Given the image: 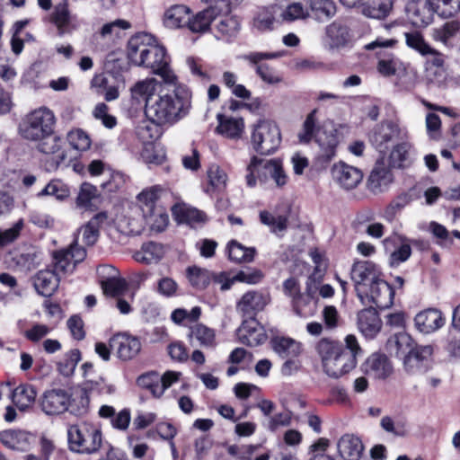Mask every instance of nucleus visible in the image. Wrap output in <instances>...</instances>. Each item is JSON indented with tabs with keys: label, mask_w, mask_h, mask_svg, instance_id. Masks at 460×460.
I'll return each instance as SVG.
<instances>
[{
	"label": "nucleus",
	"mask_w": 460,
	"mask_h": 460,
	"mask_svg": "<svg viewBox=\"0 0 460 460\" xmlns=\"http://www.w3.org/2000/svg\"><path fill=\"white\" fill-rule=\"evenodd\" d=\"M260 219L263 225L270 227L273 233L283 232L288 227V216L286 215H273L268 211H261L260 213Z\"/></svg>",
	"instance_id": "nucleus-50"
},
{
	"label": "nucleus",
	"mask_w": 460,
	"mask_h": 460,
	"mask_svg": "<svg viewBox=\"0 0 460 460\" xmlns=\"http://www.w3.org/2000/svg\"><path fill=\"white\" fill-rule=\"evenodd\" d=\"M414 341L404 332L394 334L386 343L387 350L391 355L402 359L415 346Z\"/></svg>",
	"instance_id": "nucleus-35"
},
{
	"label": "nucleus",
	"mask_w": 460,
	"mask_h": 460,
	"mask_svg": "<svg viewBox=\"0 0 460 460\" xmlns=\"http://www.w3.org/2000/svg\"><path fill=\"white\" fill-rule=\"evenodd\" d=\"M219 16V12L217 6H209L205 10L197 13L195 15H191L190 13V22H188L187 27L190 31L196 33H202L207 31L211 22Z\"/></svg>",
	"instance_id": "nucleus-27"
},
{
	"label": "nucleus",
	"mask_w": 460,
	"mask_h": 460,
	"mask_svg": "<svg viewBox=\"0 0 460 460\" xmlns=\"http://www.w3.org/2000/svg\"><path fill=\"white\" fill-rule=\"evenodd\" d=\"M102 288L106 296L116 297L127 291L128 283L124 279L111 277L102 281Z\"/></svg>",
	"instance_id": "nucleus-51"
},
{
	"label": "nucleus",
	"mask_w": 460,
	"mask_h": 460,
	"mask_svg": "<svg viewBox=\"0 0 460 460\" xmlns=\"http://www.w3.org/2000/svg\"><path fill=\"white\" fill-rule=\"evenodd\" d=\"M407 47L417 51L422 56H428L431 52V47L426 42L422 34L418 31L404 32Z\"/></svg>",
	"instance_id": "nucleus-46"
},
{
	"label": "nucleus",
	"mask_w": 460,
	"mask_h": 460,
	"mask_svg": "<svg viewBox=\"0 0 460 460\" xmlns=\"http://www.w3.org/2000/svg\"><path fill=\"white\" fill-rule=\"evenodd\" d=\"M227 253L230 261L242 263L252 262L254 260L256 250L253 247H245L235 240L227 244Z\"/></svg>",
	"instance_id": "nucleus-40"
},
{
	"label": "nucleus",
	"mask_w": 460,
	"mask_h": 460,
	"mask_svg": "<svg viewBox=\"0 0 460 460\" xmlns=\"http://www.w3.org/2000/svg\"><path fill=\"white\" fill-rule=\"evenodd\" d=\"M386 248L389 244L397 245L398 247L391 252L389 261L392 267H396L402 262L406 261L411 254V248L408 240L401 235H394L385 240Z\"/></svg>",
	"instance_id": "nucleus-32"
},
{
	"label": "nucleus",
	"mask_w": 460,
	"mask_h": 460,
	"mask_svg": "<svg viewBox=\"0 0 460 460\" xmlns=\"http://www.w3.org/2000/svg\"><path fill=\"white\" fill-rule=\"evenodd\" d=\"M37 259L38 254L32 251L14 252L11 257V264L16 270L26 273L38 266Z\"/></svg>",
	"instance_id": "nucleus-42"
},
{
	"label": "nucleus",
	"mask_w": 460,
	"mask_h": 460,
	"mask_svg": "<svg viewBox=\"0 0 460 460\" xmlns=\"http://www.w3.org/2000/svg\"><path fill=\"white\" fill-rule=\"evenodd\" d=\"M270 297L258 291L245 293L237 303V309L244 314H257L269 304Z\"/></svg>",
	"instance_id": "nucleus-23"
},
{
	"label": "nucleus",
	"mask_w": 460,
	"mask_h": 460,
	"mask_svg": "<svg viewBox=\"0 0 460 460\" xmlns=\"http://www.w3.org/2000/svg\"><path fill=\"white\" fill-rule=\"evenodd\" d=\"M376 69L383 76L389 77L396 74L397 59L391 52H378Z\"/></svg>",
	"instance_id": "nucleus-47"
},
{
	"label": "nucleus",
	"mask_w": 460,
	"mask_h": 460,
	"mask_svg": "<svg viewBox=\"0 0 460 460\" xmlns=\"http://www.w3.org/2000/svg\"><path fill=\"white\" fill-rule=\"evenodd\" d=\"M283 288L285 293L293 298L295 307L297 309V314H303L300 308L303 306L305 295H302L300 292L297 280L294 278L286 279L283 283Z\"/></svg>",
	"instance_id": "nucleus-60"
},
{
	"label": "nucleus",
	"mask_w": 460,
	"mask_h": 460,
	"mask_svg": "<svg viewBox=\"0 0 460 460\" xmlns=\"http://www.w3.org/2000/svg\"><path fill=\"white\" fill-rule=\"evenodd\" d=\"M438 14L451 17L460 11V0H430Z\"/></svg>",
	"instance_id": "nucleus-64"
},
{
	"label": "nucleus",
	"mask_w": 460,
	"mask_h": 460,
	"mask_svg": "<svg viewBox=\"0 0 460 460\" xmlns=\"http://www.w3.org/2000/svg\"><path fill=\"white\" fill-rule=\"evenodd\" d=\"M326 42L330 49H341L350 40L349 27L341 22L335 21L325 29Z\"/></svg>",
	"instance_id": "nucleus-25"
},
{
	"label": "nucleus",
	"mask_w": 460,
	"mask_h": 460,
	"mask_svg": "<svg viewBox=\"0 0 460 460\" xmlns=\"http://www.w3.org/2000/svg\"><path fill=\"white\" fill-rule=\"evenodd\" d=\"M380 425L386 432L397 437H404L408 434L407 422L401 418L394 420L389 416H385L381 419Z\"/></svg>",
	"instance_id": "nucleus-53"
},
{
	"label": "nucleus",
	"mask_w": 460,
	"mask_h": 460,
	"mask_svg": "<svg viewBox=\"0 0 460 460\" xmlns=\"http://www.w3.org/2000/svg\"><path fill=\"white\" fill-rule=\"evenodd\" d=\"M160 191V188L153 187L143 190L138 195V200L143 203L142 210L145 216L152 217L154 215L155 204L159 198Z\"/></svg>",
	"instance_id": "nucleus-55"
},
{
	"label": "nucleus",
	"mask_w": 460,
	"mask_h": 460,
	"mask_svg": "<svg viewBox=\"0 0 460 460\" xmlns=\"http://www.w3.org/2000/svg\"><path fill=\"white\" fill-rule=\"evenodd\" d=\"M241 30V23L236 16L223 15L215 25V36L226 42L233 41Z\"/></svg>",
	"instance_id": "nucleus-24"
},
{
	"label": "nucleus",
	"mask_w": 460,
	"mask_h": 460,
	"mask_svg": "<svg viewBox=\"0 0 460 460\" xmlns=\"http://www.w3.org/2000/svg\"><path fill=\"white\" fill-rule=\"evenodd\" d=\"M255 173L258 174L261 181H263L262 176L264 179L270 176L278 187L286 185L288 181V176L282 168L281 163L276 159L266 161L253 156L247 166L245 176L249 187H254L256 184Z\"/></svg>",
	"instance_id": "nucleus-7"
},
{
	"label": "nucleus",
	"mask_w": 460,
	"mask_h": 460,
	"mask_svg": "<svg viewBox=\"0 0 460 460\" xmlns=\"http://www.w3.org/2000/svg\"><path fill=\"white\" fill-rule=\"evenodd\" d=\"M345 344L344 347L338 341L323 338L315 345L323 371L332 378H340L354 369L357 366V358L362 353L354 335H347Z\"/></svg>",
	"instance_id": "nucleus-2"
},
{
	"label": "nucleus",
	"mask_w": 460,
	"mask_h": 460,
	"mask_svg": "<svg viewBox=\"0 0 460 460\" xmlns=\"http://www.w3.org/2000/svg\"><path fill=\"white\" fill-rule=\"evenodd\" d=\"M161 87L155 79H146L137 82L131 89L132 97L145 102V111H147V101L157 96V87Z\"/></svg>",
	"instance_id": "nucleus-37"
},
{
	"label": "nucleus",
	"mask_w": 460,
	"mask_h": 460,
	"mask_svg": "<svg viewBox=\"0 0 460 460\" xmlns=\"http://www.w3.org/2000/svg\"><path fill=\"white\" fill-rule=\"evenodd\" d=\"M35 143H37L36 149L40 153L54 155L49 164L51 170H57L66 160L67 154L64 148L65 141L59 136L44 137Z\"/></svg>",
	"instance_id": "nucleus-12"
},
{
	"label": "nucleus",
	"mask_w": 460,
	"mask_h": 460,
	"mask_svg": "<svg viewBox=\"0 0 460 460\" xmlns=\"http://www.w3.org/2000/svg\"><path fill=\"white\" fill-rule=\"evenodd\" d=\"M323 278V275L313 273L307 278L305 292L302 293V295H305L303 306L308 305L311 302H313L314 305H315L317 302L316 300H314L315 296L317 292H319Z\"/></svg>",
	"instance_id": "nucleus-57"
},
{
	"label": "nucleus",
	"mask_w": 460,
	"mask_h": 460,
	"mask_svg": "<svg viewBox=\"0 0 460 460\" xmlns=\"http://www.w3.org/2000/svg\"><path fill=\"white\" fill-rule=\"evenodd\" d=\"M31 436L22 430L9 429L0 432V441L9 448L25 451L30 447Z\"/></svg>",
	"instance_id": "nucleus-34"
},
{
	"label": "nucleus",
	"mask_w": 460,
	"mask_h": 460,
	"mask_svg": "<svg viewBox=\"0 0 460 460\" xmlns=\"http://www.w3.org/2000/svg\"><path fill=\"white\" fill-rule=\"evenodd\" d=\"M164 251L162 244L148 242L144 243L141 250L135 254V259L138 262L145 264L157 263L164 256Z\"/></svg>",
	"instance_id": "nucleus-38"
},
{
	"label": "nucleus",
	"mask_w": 460,
	"mask_h": 460,
	"mask_svg": "<svg viewBox=\"0 0 460 460\" xmlns=\"http://www.w3.org/2000/svg\"><path fill=\"white\" fill-rule=\"evenodd\" d=\"M263 278L260 270H249L239 271L233 279H228L226 273L221 272L215 276V281L221 284V290L225 291L231 288L234 281L245 282L248 284H257Z\"/></svg>",
	"instance_id": "nucleus-28"
},
{
	"label": "nucleus",
	"mask_w": 460,
	"mask_h": 460,
	"mask_svg": "<svg viewBox=\"0 0 460 460\" xmlns=\"http://www.w3.org/2000/svg\"><path fill=\"white\" fill-rule=\"evenodd\" d=\"M394 5V0H365L360 5V13L371 19L383 20L391 13Z\"/></svg>",
	"instance_id": "nucleus-31"
},
{
	"label": "nucleus",
	"mask_w": 460,
	"mask_h": 460,
	"mask_svg": "<svg viewBox=\"0 0 460 460\" xmlns=\"http://www.w3.org/2000/svg\"><path fill=\"white\" fill-rule=\"evenodd\" d=\"M406 12L411 22L419 27L431 23L437 13L430 0H411L406 5Z\"/></svg>",
	"instance_id": "nucleus-17"
},
{
	"label": "nucleus",
	"mask_w": 460,
	"mask_h": 460,
	"mask_svg": "<svg viewBox=\"0 0 460 460\" xmlns=\"http://www.w3.org/2000/svg\"><path fill=\"white\" fill-rule=\"evenodd\" d=\"M432 354V346L415 344L410 353L402 358L404 370L411 375L424 373L429 367Z\"/></svg>",
	"instance_id": "nucleus-11"
},
{
	"label": "nucleus",
	"mask_w": 460,
	"mask_h": 460,
	"mask_svg": "<svg viewBox=\"0 0 460 460\" xmlns=\"http://www.w3.org/2000/svg\"><path fill=\"white\" fill-rule=\"evenodd\" d=\"M192 324L190 326L189 338H196L203 346H213L215 342V332L212 329L196 323L197 318H190Z\"/></svg>",
	"instance_id": "nucleus-44"
},
{
	"label": "nucleus",
	"mask_w": 460,
	"mask_h": 460,
	"mask_svg": "<svg viewBox=\"0 0 460 460\" xmlns=\"http://www.w3.org/2000/svg\"><path fill=\"white\" fill-rule=\"evenodd\" d=\"M411 145L402 141L394 146L389 156V166L393 168H404L410 164L409 151Z\"/></svg>",
	"instance_id": "nucleus-43"
},
{
	"label": "nucleus",
	"mask_w": 460,
	"mask_h": 460,
	"mask_svg": "<svg viewBox=\"0 0 460 460\" xmlns=\"http://www.w3.org/2000/svg\"><path fill=\"white\" fill-rule=\"evenodd\" d=\"M68 449L79 455L97 453L102 445V434L100 429L88 422L70 425L67 428Z\"/></svg>",
	"instance_id": "nucleus-5"
},
{
	"label": "nucleus",
	"mask_w": 460,
	"mask_h": 460,
	"mask_svg": "<svg viewBox=\"0 0 460 460\" xmlns=\"http://www.w3.org/2000/svg\"><path fill=\"white\" fill-rule=\"evenodd\" d=\"M239 341L247 346L261 345L267 340L265 327L257 318H245L237 330Z\"/></svg>",
	"instance_id": "nucleus-14"
},
{
	"label": "nucleus",
	"mask_w": 460,
	"mask_h": 460,
	"mask_svg": "<svg viewBox=\"0 0 460 460\" xmlns=\"http://www.w3.org/2000/svg\"><path fill=\"white\" fill-rule=\"evenodd\" d=\"M191 108V93L183 85L161 89L147 101L146 116L157 125L174 124L186 117Z\"/></svg>",
	"instance_id": "nucleus-3"
},
{
	"label": "nucleus",
	"mask_w": 460,
	"mask_h": 460,
	"mask_svg": "<svg viewBox=\"0 0 460 460\" xmlns=\"http://www.w3.org/2000/svg\"><path fill=\"white\" fill-rule=\"evenodd\" d=\"M187 277L190 285L198 289L205 288L210 282L209 271L197 266L187 269Z\"/></svg>",
	"instance_id": "nucleus-52"
},
{
	"label": "nucleus",
	"mask_w": 460,
	"mask_h": 460,
	"mask_svg": "<svg viewBox=\"0 0 460 460\" xmlns=\"http://www.w3.org/2000/svg\"><path fill=\"white\" fill-rule=\"evenodd\" d=\"M70 146L77 151H85L91 146L89 136L82 129L71 130L66 137Z\"/></svg>",
	"instance_id": "nucleus-62"
},
{
	"label": "nucleus",
	"mask_w": 460,
	"mask_h": 460,
	"mask_svg": "<svg viewBox=\"0 0 460 460\" xmlns=\"http://www.w3.org/2000/svg\"><path fill=\"white\" fill-rule=\"evenodd\" d=\"M56 117L51 110L40 107L22 118L18 133L29 142H36L54 133Z\"/></svg>",
	"instance_id": "nucleus-4"
},
{
	"label": "nucleus",
	"mask_w": 460,
	"mask_h": 460,
	"mask_svg": "<svg viewBox=\"0 0 460 460\" xmlns=\"http://www.w3.org/2000/svg\"><path fill=\"white\" fill-rule=\"evenodd\" d=\"M161 377L157 372L152 371L141 375L137 384L138 386L147 389L155 397L162 396V389H160Z\"/></svg>",
	"instance_id": "nucleus-49"
},
{
	"label": "nucleus",
	"mask_w": 460,
	"mask_h": 460,
	"mask_svg": "<svg viewBox=\"0 0 460 460\" xmlns=\"http://www.w3.org/2000/svg\"><path fill=\"white\" fill-rule=\"evenodd\" d=\"M378 278L376 265L371 261H358L353 264L351 269V279L355 283V288L358 292H367L363 290Z\"/></svg>",
	"instance_id": "nucleus-19"
},
{
	"label": "nucleus",
	"mask_w": 460,
	"mask_h": 460,
	"mask_svg": "<svg viewBox=\"0 0 460 460\" xmlns=\"http://www.w3.org/2000/svg\"><path fill=\"white\" fill-rule=\"evenodd\" d=\"M278 13L279 7L276 4L258 7L252 19L253 28L260 32L273 31L279 23Z\"/></svg>",
	"instance_id": "nucleus-20"
},
{
	"label": "nucleus",
	"mask_w": 460,
	"mask_h": 460,
	"mask_svg": "<svg viewBox=\"0 0 460 460\" xmlns=\"http://www.w3.org/2000/svg\"><path fill=\"white\" fill-rule=\"evenodd\" d=\"M273 350L282 358H298L302 353L301 342L284 336H275L270 341Z\"/></svg>",
	"instance_id": "nucleus-29"
},
{
	"label": "nucleus",
	"mask_w": 460,
	"mask_h": 460,
	"mask_svg": "<svg viewBox=\"0 0 460 460\" xmlns=\"http://www.w3.org/2000/svg\"><path fill=\"white\" fill-rule=\"evenodd\" d=\"M89 402L87 392L81 389L75 394L74 398H70L69 411L78 416L84 415L88 411Z\"/></svg>",
	"instance_id": "nucleus-58"
},
{
	"label": "nucleus",
	"mask_w": 460,
	"mask_h": 460,
	"mask_svg": "<svg viewBox=\"0 0 460 460\" xmlns=\"http://www.w3.org/2000/svg\"><path fill=\"white\" fill-rule=\"evenodd\" d=\"M311 10L317 19H329L336 13V6L332 0H312Z\"/></svg>",
	"instance_id": "nucleus-56"
},
{
	"label": "nucleus",
	"mask_w": 460,
	"mask_h": 460,
	"mask_svg": "<svg viewBox=\"0 0 460 460\" xmlns=\"http://www.w3.org/2000/svg\"><path fill=\"white\" fill-rule=\"evenodd\" d=\"M106 218L107 216L105 213H98L81 228L83 242L86 245L92 246L97 242L101 224L103 223Z\"/></svg>",
	"instance_id": "nucleus-41"
},
{
	"label": "nucleus",
	"mask_w": 460,
	"mask_h": 460,
	"mask_svg": "<svg viewBox=\"0 0 460 460\" xmlns=\"http://www.w3.org/2000/svg\"><path fill=\"white\" fill-rule=\"evenodd\" d=\"M333 181L346 190L355 189L362 181L363 173L357 167L343 162L335 164L332 168Z\"/></svg>",
	"instance_id": "nucleus-15"
},
{
	"label": "nucleus",
	"mask_w": 460,
	"mask_h": 460,
	"mask_svg": "<svg viewBox=\"0 0 460 460\" xmlns=\"http://www.w3.org/2000/svg\"><path fill=\"white\" fill-rule=\"evenodd\" d=\"M217 120L218 126L217 130L221 135L229 138H237L242 135L244 128L242 118H233L218 114Z\"/></svg>",
	"instance_id": "nucleus-36"
},
{
	"label": "nucleus",
	"mask_w": 460,
	"mask_h": 460,
	"mask_svg": "<svg viewBox=\"0 0 460 460\" xmlns=\"http://www.w3.org/2000/svg\"><path fill=\"white\" fill-rule=\"evenodd\" d=\"M367 287L371 299L377 307L385 308L392 304L394 292L386 281L377 278Z\"/></svg>",
	"instance_id": "nucleus-33"
},
{
	"label": "nucleus",
	"mask_w": 460,
	"mask_h": 460,
	"mask_svg": "<svg viewBox=\"0 0 460 460\" xmlns=\"http://www.w3.org/2000/svg\"><path fill=\"white\" fill-rule=\"evenodd\" d=\"M127 57L131 65L150 69L165 84H175L177 76L171 68L166 49L158 44L151 34L142 32L132 36L128 41Z\"/></svg>",
	"instance_id": "nucleus-1"
},
{
	"label": "nucleus",
	"mask_w": 460,
	"mask_h": 460,
	"mask_svg": "<svg viewBox=\"0 0 460 460\" xmlns=\"http://www.w3.org/2000/svg\"><path fill=\"white\" fill-rule=\"evenodd\" d=\"M338 453L345 460H358L364 451L361 439L354 434H344L337 442Z\"/></svg>",
	"instance_id": "nucleus-21"
},
{
	"label": "nucleus",
	"mask_w": 460,
	"mask_h": 460,
	"mask_svg": "<svg viewBox=\"0 0 460 460\" xmlns=\"http://www.w3.org/2000/svg\"><path fill=\"white\" fill-rule=\"evenodd\" d=\"M406 131L400 128L397 122L387 119L377 124L372 130L369 140L372 146L380 153L388 150L390 145L396 140H403Z\"/></svg>",
	"instance_id": "nucleus-8"
},
{
	"label": "nucleus",
	"mask_w": 460,
	"mask_h": 460,
	"mask_svg": "<svg viewBox=\"0 0 460 460\" xmlns=\"http://www.w3.org/2000/svg\"><path fill=\"white\" fill-rule=\"evenodd\" d=\"M393 181V174L385 166L384 160H377L367 180L371 191L379 192Z\"/></svg>",
	"instance_id": "nucleus-26"
},
{
	"label": "nucleus",
	"mask_w": 460,
	"mask_h": 460,
	"mask_svg": "<svg viewBox=\"0 0 460 460\" xmlns=\"http://www.w3.org/2000/svg\"><path fill=\"white\" fill-rule=\"evenodd\" d=\"M54 196L58 200H64L70 195L68 186L61 180H51L45 188L39 192L38 196Z\"/></svg>",
	"instance_id": "nucleus-48"
},
{
	"label": "nucleus",
	"mask_w": 460,
	"mask_h": 460,
	"mask_svg": "<svg viewBox=\"0 0 460 460\" xmlns=\"http://www.w3.org/2000/svg\"><path fill=\"white\" fill-rule=\"evenodd\" d=\"M55 270H40L33 277V286L36 291L43 296H50L58 289L60 278Z\"/></svg>",
	"instance_id": "nucleus-22"
},
{
	"label": "nucleus",
	"mask_w": 460,
	"mask_h": 460,
	"mask_svg": "<svg viewBox=\"0 0 460 460\" xmlns=\"http://www.w3.org/2000/svg\"><path fill=\"white\" fill-rule=\"evenodd\" d=\"M86 257V251L77 243H72L66 249L57 251L53 253L54 270L58 273H72L76 265Z\"/></svg>",
	"instance_id": "nucleus-10"
},
{
	"label": "nucleus",
	"mask_w": 460,
	"mask_h": 460,
	"mask_svg": "<svg viewBox=\"0 0 460 460\" xmlns=\"http://www.w3.org/2000/svg\"><path fill=\"white\" fill-rule=\"evenodd\" d=\"M309 16V10L304 6L301 3L294 2L285 8L280 13V17L283 21L293 22L296 20L305 19Z\"/></svg>",
	"instance_id": "nucleus-59"
},
{
	"label": "nucleus",
	"mask_w": 460,
	"mask_h": 460,
	"mask_svg": "<svg viewBox=\"0 0 460 460\" xmlns=\"http://www.w3.org/2000/svg\"><path fill=\"white\" fill-rule=\"evenodd\" d=\"M316 142L319 144L321 151L318 155V160L323 164H328L334 156L336 153V146L338 141L334 136L328 137L326 143L323 142L322 138L318 137Z\"/></svg>",
	"instance_id": "nucleus-63"
},
{
	"label": "nucleus",
	"mask_w": 460,
	"mask_h": 460,
	"mask_svg": "<svg viewBox=\"0 0 460 460\" xmlns=\"http://www.w3.org/2000/svg\"><path fill=\"white\" fill-rule=\"evenodd\" d=\"M251 143L253 150L260 155L273 154L281 143L279 126L271 120H260L253 128Z\"/></svg>",
	"instance_id": "nucleus-6"
},
{
	"label": "nucleus",
	"mask_w": 460,
	"mask_h": 460,
	"mask_svg": "<svg viewBox=\"0 0 460 460\" xmlns=\"http://www.w3.org/2000/svg\"><path fill=\"white\" fill-rule=\"evenodd\" d=\"M110 347L116 350L121 360L127 361L134 358L141 350V342L126 333H118L110 339Z\"/></svg>",
	"instance_id": "nucleus-16"
},
{
	"label": "nucleus",
	"mask_w": 460,
	"mask_h": 460,
	"mask_svg": "<svg viewBox=\"0 0 460 460\" xmlns=\"http://www.w3.org/2000/svg\"><path fill=\"white\" fill-rule=\"evenodd\" d=\"M281 57L279 52H250L240 55L239 59L247 61L255 67L257 75L266 84H276L282 81L281 76L269 65L261 63L263 60L274 59Z\"/></svg>",
	"instance_id": "nucleus-9"
},
{
	"label": "nucleus",
	"mask_w": 460,
	"mask_h": 460,
	"mask_svg": "<svg viewBox=\"0 0 460 460\" xmlns=\"http://www.w3.org/2000/svg\"><path fill=\"white\" fill-rule=\"evenodd\" d=\"M70 394L63 389L46 391L40 399L41 410L48 415H58L69 411Z\"/></svg>",
	"instance_id": "nucleus-13"
},
{
	"label": "nucleus",
	"mask_w": 460,
	"mask_h": 460,
	"mask_svg": "<svg viewBox=\"0 0 460 460\" xmlns=\"http://www.w3.org/2000/svg\"><path fill=\"white\" fill-rule=\"evenodd\" d=\"M412 200V197L409 192H402L393 199L384 210V217L392 222L396 215L410 202Z\"/></svg>",
	"instance_id": "nucleus-45"
},
{
	"label": "nucleus",
	"mask_w": 460,
	"mask_h": 460,
	"mask_svg": "<svg viewBox=\"0 0 460 460\" xmlns=\"http://www.w3.org/2000/svg\"><path fill=\"white\" fill-rule=\"evenodd\" d=\"M37 393L33 385L22 384L18 385L13 392V402L22 411L30 407L36 399Z\"/></svg>",
	"instance_id": "nucleus-39"
},
{
	"label": "nucleus",
	"mask_w": 460,
	"mask_h": 460,
	"mask_svg": "<svg viewBox=\"0 0 460 460\" xmlns=\"http://www.w3.org/2000/svg\"><path fill=\"white\" fill-rule=\"evenodd\" d=\"M317 109H314L305 118L303 123V129L298 133V139L301 143L307 144L314 137L316 130V114Z\"/></svg>",
	"instance_id": "nucleus-61"
},
{
	"label": "nucleus",
	"mask_w": 460,
	"mask_h": 460,
	"mask_svg": "<svg viewBox=\"0 0 460 460\" xmlns=\"http://www.w3.org/2000/svg\"><path fill=\"white\" fill-rule=\"evenodd\" d=\"M361 367L366 375L375 379H386L394 371L389 358L381 353L371 354L362 364Z\"/></svg>",
	"instance_id": "nucleus-18"
},
{
	"label": "nucleus",
	"mask_w": 460,
	"mask_h": 460,
	"mask_svg": "<svg viewBox=\"0 0 460 460\" xmlns=\"http://www.w3.org/2000/svg\"><path fill=\"white\" fill-rule=\"evenodd\" d=\"M190 13V9L184 4L172 5L164 13V24L170 29L187 27Z\"/></svg>",
	"instance_id": "nucleus-30"
},
{
	"label": "nucleus",
	"mask_w": 460,
	"mask_h": 460,
	"mask_svg": "<svg viewBox=\"0 0 460 460\" xmlns=\"http://www.w3.org/2000/svg\"><path fill=\"white\" fill-rule=\"evenodd\" d=\"M81 358V353L78 349H72L67 352L65 357L58 361V372L64 376H70Z\"/></svg>",
	"instance_id": "nucleus-54"
}]
</instances>
